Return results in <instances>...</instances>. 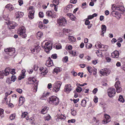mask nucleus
<instances>
[{
	"instance_id": "18",
	"label": "nucleus",
	"mask_w": 125,
	"mask_h": 125,
	"mask_svg": "<svg viewBox=\"0 0 125 125\" xmlns=\"http://www.w3.org/2000/svg\"><path fill=\"white\" fill-rule=\"evenodd\" d=\"M25 98L21 96L19 98V105L21 106L24 103L25 101Z\"/></svg>"
},
{
	"instance_id": "64",
	"label": "nucleus",
	"mask_w": 125,
	"mask_h": 125,
	"mask_svg": "<svg viewBox=\"0 0 125 125\" xmlns=\"http://www.w3.org/2000/svg\"><path fill=\"white\" fill-rule=\"evenodd\" d=\"M18 2L20 6H21L23 3V1L22 0H19Z\"/></svg>"
},
{
	"instance_id": "60",
	"label": "nucleus",
	"mask_w": 125,
	"mask_h": 125,
	"mask_svg": "<svg viewBox=\"0 0 125 125\" xmlns=\"http://www.w3.org/2000/svg\"><path fill=\"white\" fill-rule=\"evenodd\" d=\"M40 98L42 100H45L46 99V97L44 95H43L40 97Z\"/></svg>"
},
{
	"instance_id": "16",
	"label": "nucleus",
	"mask_w": 125,
	"mask_h": 125,
	"mask_svg": "<svg viewBox=\"0 0 125 125\" xmlns=\"http://www.w3.org/2000/svg\"><path fill=\"white\" fill-rule=\"evenodd\" d=\"M10 69L9 67H7L5 69L4 71H2L4 72V75L5 76H6L8 75L9 73Z\"/></svg>"
},
{
	"instance_id": "31",
	"label": "nucleus",
	"mask_w": 125,
	"mask_h": 125,
	"mask_svg": "<svg viewBox=\"0 0 125 125\" xmlns=\"http://www.w3.org/2000/svg\"><path fill=\"white\" fill-rule=\"evenodd\" d=\"M86 102L85 100H83L81 101V105L83 107H85Z\"/></svg>"
},
{
	"instance_id": "39",
	"label": "nucleus",
	"mask_w": 125,
	"mask_h": 125,
	"mask_svg": "<svg viewBox=\"0 0 125 125\" xmlns=\"http://www.w3.org/2000/svg\"><path fill=\"white\" fill-rule=\"evenodd\" d=\"M72 89L70 88H65V91L67 92H69L71 91Z\"/></svg>"
},
{
	"instance_id": "34",
	"label": "nucleus",
	"mask_w": 125,
	"mask_h": 125,
	"mask_svg": "<svg viewBox=\"0 0 125 125\" xmlns=\"http://www.w3.org/2000/svg\"><path fill=\"white\" fill-rule=\"evenodd\" d=\"M101 29L102 31H104V32H105L106 29V26L105 25L103 24L102 26Z\"/></svg>"
},
{
	"instance_id": "45",
	"label": "nucleus",
	"mask_w": 125,
	"mask_h": 125,
	"mask_svg": "<svg viewBox=\"0 0 125 125\" xmlns=\"http://www.w3.org/2000/svg\"><path fill=\"white\" fill-rule=\"evenodd\" d=\"M90 22L89 20L87 19H86V20L85 22V24L86 25H88L90 24Z\"/></svg>"
},
{
	"instance_id": "24",
	"label": "nucleus",
	"mask_w": 125,
	"mask_h": 125,
	"mask_svg": "<svg viewBox=\"0 0 125 125\" xmlns=\"http://www.w3.org/2000/svg\"><path fill=\"white\" fill-rule=\"evenodd\" d=\"M68 39L70 41L72 42H74L75 41V38L73 36H68Z\"/></svg>"
},
{
	"instance_id": "22",
	"label": "nucleus",
	"mask_w": 125,
	"mask_h": 125,
	"mask_svg": "<svg viewBox=\"0 0 125 125\" xmlns=\"http://www.w3.org/2000/svg\"><path fill=\"white\" fill-rule=\"evenodd\" d=\"M28 113L27 112H25L22 114L21 115V117L22 118H24L26 117V119L27 120H28L29 119L28 116L27 115Z\"/></svg>"
},
{
	"instance_id": "50",
	"label": "nucleus",
	"mask_w": 125,
	"mask_h": 125,
	"mask_svg": "<svg viewBox=\"0 0 125 125\" xmlns=\"http://www.w3.org/2000/svg\"><path fill=\"white\" fill-rule=\"evenodd\" d=\"M16 91L20 94H21L22 92V90L21 89L18 88L16 89Z\"/></svg>"
},
{
	"instance_id": "2",
	"label": "nucleus",
	"mask_w": 125,
	"mask_h": 125,
	"mask_svg": "<svg viewBox=\"0 0 125 125\" xmlns=\"http://www.w3.org/2000/svg\"><path fill=\"white\" fill-rule=\"evenodd\" d=\"M18 33L23 38H24L27 36L25 34V30L24 27L20 28L18 30Z\"/></svg>"
},
{
	"instance_id": "28",
	"label": "nucleus",
	"mask_w": 125,
	"mask_h": 125,
	"mask_svg": "<svg viewBox=\"0 0 125 125\" xmlns=\"http://www.w3.org/2000/svg\"><path fill=\"white\" fill-rule=\"evenodd\" d=\"M38 85V83L37 82H36L35 83V84H34V83H33L32 85H33V86H35V87L34 88L33 90V91H34V92H36L37 91V86Z\"/></svg>"
},
{
	"instance_id": "46",
	"label": "nucleus",
	"mask_w": 125,
	"mask_h": 125,
	"mask_svg": "<svg viewBox=\"0 0 125 125\" xmlns=\"http://www.w3.org/2000/svg\"><path fill=\"white\" fill-rule=\"evenodd\" d=\"M4 72L2 71H0V79L3 78L4 77Z\"/></svg>"
},
{
	"instance_id": "52",
	"label": "nucleus",
	"mask_w": 125,
	"mask_h": 125,
	"mask_svg": "<svg viewBox=\"0 0 125 125\" xmlns=\"http://www.w3.org/2000/svg\"><path fill=\"white\" fill-rule=\"evenodd\" d=\"M62 48V46L60 44H58L56 45V48L57 49H59Z\"/></svg>"
},
{
	"instance_id": "35",
	"label": "nucleus",
	"mask_w": 125,
	"mask_h": 125,
	"mask_svg": "<svg viewBox=\"0 0 125 125\" xmlns=\"http://www.w3.org/2000/svg\"><path fill=\"white\" fill-rule=\"evenodd\" d=\"M37 37L41 38L42 36V33L40 31H39L37 32Z\"/></svg>"
},
{
	"instance_id": "59",
	"label": "nucleus",
	"mask_w": 125,
	"mask_h": 125,
	"mask_svg": "<svg viewBox=\"0 0 125 125\" xmlns=\"http://www.w3.org/2000/svg\"><path fill=\"white\" fill-rule=\"evenodd\" d=\"M98 90L96 88H95L93 91V93L94 94H95L97 92Z\"/></svg>"
},
{
	"instance_id": "4",
	"label": "nucleus",
	"mask_w": 125,
	"mask_h": 125,
	"mask_svg": "<svg viewBox=\"0 0 125 125\" xmlns=\"http://www.w3.org/2000/svg\"><path fill=\"white\" fill-rule=\"evenodd\" d=\"M50 101L51 103L55 105L58 104L59 102V98L55 96H52L49 97Z\"/></svg>"
},
{
	"instance_id": "33",
	"label": "nucleus",
	"mask_w": 125,
	"mask_h": 125,
	"mask_svg": "<svg viewBox=\"0 0 125 125\" xmlns=\"http://www.w3.org/2000/svg\"><path fill=\"white\" fill-rule=\"evenodd\" d=\"M96 53L97 54L98 56L101 57L102 56V53L101 51H99L98 50H97L96 52Z\"/></svg>"
},
{
	"instance_id": "41",
	"label": "nucleus",
	"mask_w": 125,
	"mask_h": 125,
	"mask_svg": "<svg viewBox=\"0 0 125 125\" xmlns=\"http://www.w3.org/2000/svg\"><path fill=\"white\" fill-rule=\"evenodd\" d=\"M35 49H36V52H38L41 49V48L39 45L35 47Z\"/></svg>"
},
{
	"instance_id": "12",
	"label": "nucleus",
	"mask_w": 125,
	"mask_h": 125,
	"mask_svg": "<svg viewBox=\"0 0 125 125\" xmlns=\"http://www.w3.org/2000/svg\"><path fill=\"white\" fill-rule=\"evenodd\" d=\"M119 52L117 50L113 52L111 54V56L113 58H117L119 57Z\"/></svg>"
},
{
	"instance_id": "29",
	"label": "nucleus",
	"mask_w": 125,
	"mask_h": 125,
	"mask_svg": "<svg viewBox=\"0 0 125 125\" xmlns=\"http://www.w3.org/2000/svg\"><path fill=\"white\" fill-rule=\"evenodd\" d=\"M42 71V74H43V75H45L47 73L48 71L47 69L46 68H43Z\"/></svg>"
},
{
	"instance_id": "53",
	"label": "nucleus",
	"mask_w": 125,
	"mask_h": 125,
	"mask_svg": "<svg viewBox=\"0 0 125 125\" xmlns=\"http://www.w3.org/2000/svg\"><path fill=\"white\" fill-rule=\"evenodd\" d=\"M75 17L74 16V15L73 14L72 16H71L70 17V18L71 20L72 21H74L75 20Z\"/></svg>"
},
{
	"instance_id": "23",
	"label": "nucleus",
	"mask_w": 125,
	"mask_h": 125,
	"mask_svg": "<svg viewBox=\"0 0 125 125\" xmlns=\"http://www.w3.org/2000/svg\"><path fill=\"white\" fill-rule=\"evenodd\" d=\"M5 8H7V9L9 10L10 11L14 9L13 7L10 4H7L5 6Z\"/></svg>"
},
{
	"instance_id": "56",
	"label": "nucleus",
	"mask_w": 125,
	"mask_h": 125,
	"mask_svg": "<svg viewBox=\"0 0 125 125\" xmlns=\"http://www.w3.org/2000/svg\"><path fill=\"white\" fill-rule=\"evenodd\" d=\"M69 9L67 7V6L66 7H65L64 8V11L65 12H67L68 10H69Z\"/></svg>"
},
{
	"instance_id": "58",
	"label": "nucleus",
	"mask_w": 125,
	"mask_h": 125,
	"mask_svg": "<svg viewBox=\"0 0 125 125\" xmlns=\"http://www.w3.org/2000/svg\"><path fill=\"white\" fill-rule=\"evenodd\" d=\"M69 52L70 53L72 54L73 56H75L76 54V52H75L73 51H70Z\"/></svg>"
},
{
	"instance_id": "3",
	"label": "nucleus",
	"mask_w": 125,
	"mask_h": 125,
	"mask_svg": "<svg viewBox=\"0 0 125 125\" xmlns=\"http://www.w3.org/2000/svg\"><path fill=\"white\" fill-rule=\"evenodd\" d=\"M67 21L63 17L59 18L57 21L58 23L60 26H64L66 24Z\"/></svg>"
},
{
	"instance_id": "37",
	"label": "nucleus",
	"mask_w": 125,
	"mask_h": 125,
	"mask_svg": "<svg viewBox=\"0 0 125 125\" xmlns=\"http://www.w3.org/2000/svg\"><path fill=\"white\" fill-rule=\"evenodd\" d=\"M70 30L69 29H63V32L65 34L66 33H69L70 32Z\"/></svg>"
},
{
	"instance_id": "9",
	"label": "nucleus",
	"mask_w": 125,
	"mask_h": 125,
	"mask_svg": "<svg viewBox=\"0 0 125 125\" xmlns=\"http://www.w3.org/2000/svg\"><path fill=\"white\" fill-rule=\"evenodd\" d=\"M100 73L102 75L105 76L109 74L110 72L108 69L104 68V70H102V71H101Z\"/></svg>"
},
{
	"instance_id": "36",
	"label": "nucleus",
	"mask_w": 125,
	"mask_h": 125,
	"mask_svg": "<svg viewBox=\"0 0 125 125\" xmlns=\"http://www.w3.org/2000/svg\"><path fill=\"white\" fill-rule=\"evenodd\" d=\"M16 79V76L14 75H12L11 77V80L13 82H15Z\"/></svg>"
},
{
	"instance_id": "27",
	"label": "nucleus",
	"mask_w": 125,
	"mask_h": 125,
	"mask_svg": "<svg viewBox=\"0 0 125 125\" xmlns=\"http://www.w3.org/2000/svg\"><path fill=\"white\" fill-rule=\"evenodd\" d=\"M4 116V110L0 108V117L1 118H2Z\"/></svg>"
},
{
	"instance_id": "26",
	"label": "nucleus",
	"mask_w": 125,
	"mask_h": 125,
	"mask_svg": "<svg viewBox=\"0 0 125 125\" xmlns=\"http://www.w3.org/2000/svg\"><path fill=\"white\" fill-rule=\"evenodd\" d=\"M39 27L42 29H44L45 27V25H44L42 22H40L39 24Z\"/></svg>"
},
{
	"instance_id": "20",
	"label": "nucleus",
	"mask_w": 125,
	"mask_h": 125,
	"mask_svg": "<svg viewBox=\"0 0 125 125\" xmlns=\"http://www.w3.org/2000/svg\"><path fill=\"white\" fill-rule=\"evenodd\" d=\"M48 107H43L41 111L42 113L43 114H45L47 113V110H48Z\"/></svg>"
},
{
	"instance_id": "10",
	"label": "nucleus",
	"mask_w": 125,
	"mask_h": 125,
	"mask_svg": "<svg viewBox=\"0 0 125 125\" xmlns=\"http://www.w3.org/2000/svg\"><path fill=\"white\" fill-rule=\"evenodd\" d=\"M105 118L103 120V121L104 122V124H106L109 122L110 121V117L108 115L105 114L104 115Z\"/></svg>"
},
{
	"instance_id": "5",
	"label": "nucleus",
	"mask_w": 125,
	"mask_h": 125,
	"mask_svg": "<svg viewBox=\"0 0 125 125\" xmlns=\"http://www.w3.org/2000/svg\"><path fill=\"white\" fill-rule=\"evenodd\" d=\"M4 51L6 52L7 54L10 56L14 54L15 53V49L13 48H7L5 49Z\"/></svg>"
},
{
	"instance_id": "1",
	"label": "nucleus",
	"mask_w": 125,
	"mask_h": 125,
	"mask_svg": "<svg viewBox=\"0 0 125 125\" xmlns=\"http://www.w3.org/2000/svg\"><path fill=\"white\" fill-rule=\"evenodd\" d=\"M62 83L60 81H57L53 85V91L55 92H58L60 90Z\"/></svg>"
},
{
	"instance_id": "7",
	"label": "nucleus",
	"mask_w": 125,
	"mask_h": 125,
	"mask_svg": "<svg viewBox=\"0 0 125 125\" xmlns=\"http://www.w3.org/2000/svg\"><path fill=\"white\" fill-rule=\"evenodd\" d=\"M115 87L116 88L117 93H119L121 92L122 88L121 87L120 82L117 81L115 83Z\"/></svg>"
},
{
	"instance_id": "51",
	"label": "nucleus",
	"mask_w": 125,
	"mask_h": 125,
	"mask_svg": "<svg viewBox=\"0 0 125 125\" xmlns=\"http://www.w3.org/2000/svg\"><path fill=\"white\" fill-rule=\"evenodd\" d=\"M100 106L103 107L105 108L106 107V105L104 103H101L100 104Z\"/></svg>"
},
{
	"instance_id": "6",
	"label": "nucleus",
	"mask_w": 125,
	"mask_h": 125,
	"mask_svg": "<svg viewBox=\"0 0 125 125\" xmlns=\"http://www.w3.org/2000/svg\"><path fill=\"white\" fill-rule=\"evenodd\" d=\"M107 92L108 96L110 97H112L114 96L116 93L115 89L112 88H110Z\"/></svg>"
},
{
	"instance_id": "42",
	"label": "nucleus",
	"mask_w": 125,
	"mask_h": 125,
	"mask_svg": "<svg viewBox=\"0 0 125 125\" xmlns=\"http://www.w3.org/2000/svg\"><path fill=\"white\" fill-rule=\"evenodd\" d=\"M76 90L77 92L80 93L82 91V89L81 87H77V88L76 89Z\"/></svg>"
},
{
	"instance_id": "40",
	"label": "nucleus",
	"mask_w": 125,
	"mask_h": 125,
	"mask_svg": "<svg viewBox=\"0 0 125 125\" xmlns=\"http://www.w3.org/2000/svg\"><path fill=\"white\" fill-rule=\"evenodd\" d=\"M87 70L88 71V72L90 73H92V68L91 67L89 66L87 68Z\"/></svg>"
},
{
	"instance_id": "15",
	"label": "nucleus",
	"mask_w": 125,
	"mask_h": 125,
	"mask_svg": "<svg viewBox=\"0 0 125 125\" xmlns=\"http://www.w3.org/2000/svg\"><path fill=\"white\" fill-rule=\"evenodd\" d=\"M34 11L33 10L30 11L28 14V16L30 19L31 20L34 18Z\"/></svg>"
},
{
	"instance_id": "44",
	"label": "nucleus",
	"mask_w": 125,
	"mask_h": 125,
	"mask_svg": "<svg viewBox=\"0 0 125 125\" xmlns=\"http://www.w3.org/2000/svg\"><path fill=\"white\" fill-rule=\"evenodd\" d=\"M15 115L14 114H11L10 117V119L12 120L15 119Z\"/></svg>"
},
{
	"instance_id": "57",
	"label": "nucleus",
	"mask_w": 125,
	"mask_h": 125,
	"mask_svg": "<svg viewBox=\"0 0 125 125\" xmlns=\"http://www.w3.org/2000/svg\"><path fill=\"white\" fill-rule=\"evenodd\" d=\"M39 16L40 17H43V12H39Z\"/></svg>"
},
{
	"instance_id": "63",
	"label": "nucleus",
	"mask_w": 125,
	"mask_h": 125,
	"mask_svg": "<svg viewBox=\"0 0 125 125\" xmlns=\"http://www.w3.org/2000/svg\"><path fill=\"white\" fill-rule=\"evenodd\" d=\"M106 60L108 62H110L111 61V59L110 57H106Z\"/></svg>"
},
{
	"instance_id": "47",
	"label": "nucleus",
	"mask_w": 125,
	"mask_h": 125,
	"mask_svg": "<svg viewBox=\"0 0 125 125\" xmlns=\"http://www.w3.org/2000/svg\"><path fill=\"white\" fill-rule=\"evenodd\" d=\"M57 55L56 54H52L51 56V58L54 59H56L57 57Z\"/></svg>"
},
{
	"instance_id": "62",
	"label": "nucleus",
	"mask_w": 125,
	"mask_h": 125,
	"mask_svg": "<svg viewBox=\"0 0 125 125\" xmlns=\"http://www.w3.org/2000/svg\"><path fill=\"white\" fill-rule=\"evenodd\" d=\"M70 2L72 3L75 4L77 2V0H71Z\"/></svg>"
},
{
	"instance_id": "54",
	"label": "nucleus",
	"mask_w": 125,
	"mask_h": 125,
	"mask_svg": "<svg viewBox=\"0 0 125 125\" xmlns=\"http://www.w3.org/2000/svg\"><path fill=\"white\" fill-rule=\"evenodd\" d=\"M63 60L65 62H67L68 61V57L67 56H66L64 57L63 58Z\"/></svg>"
},
{
	"instance_id": "21",
	"label": "nucleus",
	"mask_w": 125,
	"mask_h": 125,
	"mask_svg": "<svg viewBox=\"0 0 125 125\" xmlns=\"http://www.w3.org/2000/svg\"><path fill=\"white\" fill-rule=\"evenodd\" d=\"M50 44V43L48 42H46L44 46H42V47L43 48L45 49V51L46 52H48L50 51L48 50V49L46 47H47L48 45Z\"/></svg>"
},
{
	"instance_id": "61",
	"label": "nucleus",
	"mask_w": 125,
	"mask_h": 125,
	"mask_svg": "<svg viewBox=\"0 0 125 125\" xmlns=\"http://www.w3.org/2000/svg\"><path fill=\"white\" fill-rule=\"evenodd\" d=\"M46 48H47L48 49V50H49L50 51L52 48V46L51 44V45H49V46L48 47L47 46V47H46Z\"/></svg>"
},
{
	"instance_id": "43",
	"label": "nucleus",
	"mask_w": 125,
	"mask_h": 125,
	"mask_svg": "<svg viewBox=\"0 0 125 125\" xmlns=\"http://www.w3.org/2000/svg\"><path fill=\"white\" fill-rule=\"evenodd\" d=\"M59 118L61 119H65L66 117L63 115L61 114L59 116Z\"/></svg>"
},
{
	"instance_id": "11",
	"label": "nucleus",
	"mask_w": 125,
	"mask_h": 125,
	"mask_svg": "<svg viewBox=\"0 0 125 125\" xmlns=\"http://www.w3.org/2000/svg\"><path fill=\"white\" fill-rule=\"evenodd\" d=\"M16 23L14 22H10L8 24V28L10 29H14L16 26Z\"/></svg>"
},
{
	"instance_id": "38",
	"label": "nucleus",
	"mask_w": 125,
	"mask_h": 125,
	"mask_svg": "<svg viewBox=\"0 0 125 125\" xmlns=\"http://www.w3.org/2000/svg\"><path fill=\"white\" fill-rule=\"evenodd\" d=\"M71 110L72 111L71 114L73 116H74L76 115V112L73 109H72Z\"/></svg>"
},
{
	"instance_id": "25",
	"label": "nucleus",
	"mask_w": 125,
	"mask_h": 125,
	"mask_svg": "<svg viewBox=\"0 0 125 125\" xmlns=\"http://www.w3.org/2000/svg\"><path fill=\"white\" fill-rule=\"evenodd\" d=\"M102 48L101 49V51H106L108 48V46L107 45H102Z\"/></svg>"
},
{
	"instance_id": "49",
	"label": "nucleus",
	"mask_w": 125,
	"mask_h": 125,
	"mask_svg": "<svg viewBox=\"0 0 125 125\" xmlns=\"http://www.w3.org/2000/svg\"><path fill=\"white\" fill-rule=\"evenodd\" d=\"M59 0H54L53 1V3L55 4H56L57 5L59 4Z\"/></svg>"
},
{
	"instance_id": "14",
	"label": "nucleus",
	"mask_w": 125,
	"mask_h": 125,
	"mask_svg": "<svg viewBox=\"0 0 125 125\" xmlns=\"http://www.w3.org/2000/svg\"><path fill=\"white\" fill-rule=\"evenodd\" d=\"M115 9L122 12H124L125 11V8L123 6L118 5L116 7Z\"/></svg>"
},
{
	"instance_id": "13",
	"label": "nucleus",
	"mask_w": 125,
	"mask_h": 125,
	"mask_svg": "<svg viewBox=\"0 0 125 125\" xmlns=\"http://www.w3.org/2000/svg\"><path fill=\"white\" fill-rule=\"evenodd\" d=\"M24 15L23 13L21 12L17 11L15 13L16 19L22 17Z\"/></svg>"
},
{
	"instance_id": "48",
	"label": "nucleus",
	"mask_w": 125,
	"mask_h": 125,
	"mask_svg": "<svg viewBox=\"0 0 125 125\" xmlns=\"http://www.w3.org/2000/svg\"><path fill=\"white\" fill-rule=\"evenodd\" d=\"M12 81L11 80H10V78H8L7 79L6 82L8 84H10L11 83Z\"/></svg>"
},
{
	"instance_id": "32",
	"label": "nucleus",
	"mask_w": 125,
	"mask_h": 125,
	"mask_svg": "<svg viewBox=\"0 0 125 125\" xmlns=\"http://www.w3.org/2000/svg\"><path fill=\"white\" fill-rule=\"evenodd\" d=\"M118 100L121 102L123 103L124 102V100L122 95H121L119 96Z\"/></svg>"
},
{
	"instance_id": "19",
	"label": "nucleus",
	"mask_w": 125,
	"mask_h": 125,
	"mask_svg": "<svg viewBox=\"0 0 125 125\" xmlns=\"http://www.w3.org/2000/svg\"><path fill=\"white\" fill-rule=\"evenodd\" d=\"M21 74L20 75L18 78V79L19 80H21L22 79L24 78V76H25L24 74L25 71V70H22L21 71Z\"/></svg>"
},
{
	"instance_id": "17",
	"label": "nucleus",
	"mask_w": 125,
	"mask_h": 125,
	"mask_svg": "<svg viewBox=\"0 0 125 125\" xmlns=\"http://www.w3.org/2000/svg\"><path fill=\"white\" fill-rule=\"evenodd\" d=\"M49 58H50V59H49L47 61L46 64V66L48 67H50L52 66L53 65L52 61L50 57Z\"/></svg>"
},
{
	"instance_id": "8",
	"label": "nucleus",
	"mask_w": 125,
	"mask_h": 125,
	"mask_svg": "<svg viewBox=\"0 0 125 125\" xmlns=\"http://www.w3.org/2000/svg\"><path fill=\"white\" fill-rule=\"evenodd\" d=\"M46 14L47 16L49 17H51L52 18H55L56 16L55 14V13L53 11H46Z\"/></svg>"
},
{
	"instance_id": "30",
	"label": "nucleus",
	"mask_w": 125,
	"mask_h": 125,
	"mask_svg": "<svg viewBox=\"0 0 125 125\" xmlns=\"http://www.w3.org/2000/svg\"><path fill=\"white\" fill-rule=\"evenodd\" d=\"M60 69L59 68H55L53 70V72L54 73H58L60 71Z\"/></svg>"
},
{
	"instance_id": "55",
	"label": "nucleus",
	"mask_w": 125,
	"mask_h": 125,
	"mask_svg": "<svg viewBox=\"0 0 125 125\" xmlns=\"http://www.w3.org/2000/svg\"><path fill=\"white\" fill-rule=\"evenodd\" d=\"M83 72L81 73L80 72H79L78 73L77 75L79 76H80V77L81 78H82L83 77Z\"/></svg>"
}]
</instances>
